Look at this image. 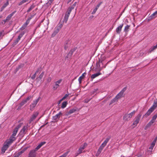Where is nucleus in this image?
Instances as JSON below:
<instances>
[{"mask_svg":"<svg viewBox=\"0 0 157 157\" xmlns=\"http://www.w3.org/2000/svg\"><path fill=\"white\" fill-rule=\"evenodd\" d=\"M77 4V2H75L70 7H69L72 10L74 9L75 7L76 6V5Z\"/></svg>","mask_w":157,"mask_h":157,"instance_id":"37","label":"nucleus"},{"mask_svg":"<svg viewBox=\"0 0 157 157\" xmlns=\"http://www.w3.org/2000/svg\"><path fill=\"white\" fill-rule=\"evenodd\" d=\"M63 100H62V98L61 99H60V100L58 101V104H59L61 103V101H62Z\"/></svg>","mask_w":157,"mask_h":157,"instance_id":"62","label":"nucleus"},{"mask_svg":"<svg viewBox=\"0 0 157 157\" xmlns=\"http://www.w3.org/2000/svg\"><path fill=\"white\" fill-rule=\"evenodd\" d=\"M36 74L34 73V74H33L31 77V79H34L36 77Z\"/></svg>","mask_w":157,"mask_h":157,"instance_id":"56","label":"nucleus"},{"mask_svg":"<svg viewBox=\"0 0 157 157\" xmlns=\"http://www.w3.org/2000/svg\"><path fill=\"white\" fill-rule=\"evenodd\" d=\"M17 131V130L14 129L11 136L10 137L8 140L13 143V142L16 140L15 136L16 135Z\"/></svg>","mask_w":157,"mask_h":157,"instance_id":"8","label":"nucleus"},{"mask_svg":"<svg viewBox=\"0 0 157 157\" xmlns=\"http://www.w3.org/2000/svg\"><path fill=\"white\" fill-rule=\"evenodd\" d=\"M12 142L8 140L4 143V144L2 148L1 149V153L4 154L6 150H7L9 146L10 145Z\"/></svg>","mask_w":157,"mask_h":157,"instance_id":"1","label":"nucleus"},{"mask_svg":"<svg viewBox=\"0 0 157 157\" xmlns=\"http://www.w3.org/2000/svg\"><path fill=\"white\" fill-rule=\"evenodd\" d=\"M54 0H48L47 3L49 5H50Z\"/></svg>","mask_w":157,"mask_h":157,"instance_id":"47","label":"nucleus"},{"mask_svg":"<svg viewBox=\"0 0 157 157\" xmlns=\"http://www.w3.org/2000/svg\"><path fill=\"white\" fill-rule=\"evenodd\" d=\"M9 1L8 0H7L6 2L4 3L3 5L2 6L1 9V11H2L4 9L9 5Z\"/></svg>","mask_w":157,"mask_h":157,"instance_id":"19","label":"nucleus"},{"mask_svg":"<svg viewBox=\"0 0 157 157\" xmlns=\"http://www.w3.org/2000/svg\"><path fill=\"white\" fill-rule=\"evenodd\" d=\"M155 121L154 120H153V119L152 118L150 121H151L152 123H153L155 122Z\"/></svg>","mask_w":157,"mask_h":157,"instance_id":"61","label":"nucleus"},{"mask_svg":"<svg viewBox=\"0 0 157 157\" xmlns=\"http://www.w3.org/2000/svg\"><path fill=\"white\" fill-rule=\"evenodd\" d=\"M33 16L32 15H31V16L29 17V18L27 19V20H29V22L30 21V20L33 17Z\"/></svg>","mask_w":157,"mask_h":157,"instance_id":"60","label":"nucleus"},{"mask_svg":"<svg viewBox=\"0 0 157 157\" xmlns=\"http://www.w3.org/2000/svg\"><path fill=\"white\" fill-rule=\"evenodd\" d=\"M26 103V102L25 101V100L22 101L20 104L19 106L18 107V108L20 109L23 105H24Z\"/></svg>","mask_w":157,"mask_h":157,"instance_id":"30","label":"nucleus"},{"mask_svg":"<svg viewBox=\"0 0 157 157\" xmlns=\"http://www.w3.org/2000/svg\"><path fill=\"white\" fill-rule=\"evenodd\" d=\"M39 69H38L36 71L35 73V74H36L37 73H38V72H39Z\"/></svg>","mask_w":157,"mask_h":157,"instance_id":"63","label":"nucleus"},{"mask_svg":"<svg viewBox=\"0 0 157 157\" xmlns=\"http://www.w3.org/2000/svg\"><path fill=\"white\" fill-rule=\"evenodd\" d=\"M87 145V144L86 143H84L83 145L81 146L78 149V153L75 154V156H77L78 155L82 153V151L86 148Z\"/></svg>","mask_w":157,"mask_h":157,"instance_id":"6","label":"nucleus"},{"mask_svg":"<svg viewBox=\"0 0 157 157\" xmlns=\"http://www.w3.org/2000/svg\"><path fill=\"white\" fill-rule=\"evenodd\" d=\"M156 139H155V140H154L152 144H151L150 147L149 148V150H148V151L149 152L148 154H151V152H152V151L153 149V148L156 142Z\"/></svg>","mask_w":157,"mask_h":157,"instance_id":"10","label":"nucleus"},{"mask_svg":"<svg viewBox=\"0 0 157 157\" xmlns=\"http://www.w3.org/2000/svg\"><path fill=\"white\" fill-rule=\"evenodd\" d=\"M123 25V24H122L120 25L116 28V32L118 34H120V33Z\"/></svg>","mask_w":157,"mask_h":157,"instance_id":"15","label":"nucleus"},{"mask_svg":"<svg viewBox=\"0 0 157 157\" xmlns=\"http://www.w3.org/2000/svg\"><path fill=\"white\" fill-rule=\"evenodd\" d=\"M26 148L24 149L21 150L20 151L18 152L17 154L16 155L17 156V157H19V156L21 155L22 153H24L25 151L26 150Z\"/></svg>","mask_w":157,"mask_h":157,"instance_id":"23","label":"nucleus"},{"mask_svg":"<svg viewBox=\"0 0 157 157\" xmlns=\"http://www.w3.org/2000/svg\"><path fill=\"white\" fill-rule=\"evenodd\" d=\"M154 104H155L156 105H157V101H154Z\"/></svg>","mask_w":157,"mask_h":157,"instance_id":"64","label":"nucleus"},{"mask_svg":"<svg viewBox=\"0 0 157 157\" xmlns=\"http://www.w3.org/2000/svg\"><path fill=\"white\" fill-rule=\"evenodd\" d=\"M36 150L35 149L31 150L28 155V157H36Z\"/></svg>","mask_w":157,"mask_h":157,"instance_id":"9","label":"nucleus"},{"mask_svg":"<svg viewBox=\"0 0 157 157\" xmlns=\"http://www.w3.org/2000/svg\"><path fill=\"white\" fill-rule=\"evenodd\" d=\"M135 112L136 111L134 110L129 114H126L124 115L123 117V120L127 121H129L130 119L131 118L132 116L135 114Z\"/></svg>","mask_w":157,"mask_h":157,"instance_id":"2","label":"nucleus"},{"mask_svg":"<svg viewBox=\"0 0 157 157\" xmlns=\"http://www.w3.org/2000/svg\"><path fill=\"white\" fill-rule=\"evenodd\" d=\"M35 7V6L33 4L30 6L28 10L27 11V12L28 13L30 11L33 9Z\"/></svg>","mask_w":157,"mask_h":157,"instance_id":"32","label":"nucleus"},{"mask_svg":"<svg viewBox=\"0 0 157 157\" xmlns=\"http://www.w3.org/2000/svg\"><path fill=\"white\" fill-rule=\"evenodd\" d=\"M103 148H101L100 147H99V148H98V151L97 152H98V154L99 153H100H100L101 152L102 150H103Z\"/></svg>","mask_w":157,"mask_h":157,"instance_id":"45","label":"nucleus"},{"mask_svg":"<svg viewBox=\"0 0 157 157\" xmlns=\"http://www.w3.org/2000/svg\"><path fill=\"white\" fill-rule=\"evenodd\" d=\"M67 104V101H64L62 103L61 107L62 108H65Z\"/></svg>","mask_w":157,"mask_h":157,"instance_id":"33","label":"nucleus"},{"mask_svg":"<svg viewBox=\"0 0 157 157\" xmlns=\"http://www.w3.org/2000/svg\"><path fill=\"white\" fill-rule=\"evenodd\" d=\"M153 123H152L151 121H150L147 124L146 126L145 129H146V128H147L148 127H149Z\"/></svg>","mask_w":157,"mask_h":157,"instance_id":"38","label":"nucleus"},{"mask_svg":"<svg viewBox=\"0 0 157 157\" xmlns=\"http://www.w3.org/2000/svg\"><path fill=\"white\" fill-rule=\"evenodd\" d=\"M97 9L96 8H95L93 10L92 13V14H94L96 12L97 10Z\"/></svg>","mask_w":157,"mask_h":157,"instance_id":"54","label":"nucleus"},{"mask_svg":"<svg viewBox=\"0 0 157 157\" xmlns=\"http://www.w3.org/2000/svg\"><path fill=\"white\" fill-rule=\"evenodd\" d=\"M21 124H19L14 129L18 131V129L21 127Z\"/></svg>","mask_w":157,"mask_h":157,"instance_id":"44","label":"nucleus"},{"mask_svg":"<svg viewBox=\"0 0 157 157\" xmlns=\"http://www.w3.org/2000/svg\"><path fill=\"white\" fill-rule=\"evenodd\" d=\"M101 73L100 72H98L97 73H96V74H93L91 76V78L92 79H94L96 77H97V76H98L99 75H101Z\"/></svg>","mask_w":157,"mask_h":157,"instance_id":"21","label":"nucleus"},{"mask_svg":"<svg viewBox=\"0 0 157 157\" xmlns=\"http://www.w3.org/2000/svg\"><path fill=\"white\" fill-rule=\"evenodd\" d=\"M69 42L67 41H65L64 44V49L65 50H67L69 46Z\"/></svg>","mask_w":157,"mask_h":157,"instance_id":"24","label":"nucleus"},{"mask_svg":"<svg viewBox=\"0 0 157 157\" xmlns=\"http://www.w3.org/2000/svg\"><path fill=\"white\" fill-rule=\"evenodd\" d=\"M62 114V113L61 112H59L58 113L53 117V119L54 120H56L57 119L59 118L60 115Z\"/></svg>","mask_w":157,"mask_h":157,"instance_id":"16","label":"nucleus"},{"mask_svg":"<svg viewBox=\"0 0 157 157\" xmlns=\"http://www.w3.org/2000/svg\"><path fill=\"white\" fill-rule=\"evenodd\" d=\"M44 72H42L41 73V74L39 75V77L37 78V79H38V80H40V79H41L42 78L44 75Z\"/></svg>","mask_w":157,"mask_h":157,"instance_id":"29","label":"nucleus"},{"mask_svg":"<svg viewBox=\"0 0 157 157\" xmlns=\"http://www.w3.org/2000/svg\"><path fill=\"white\" fill-rule=\"evenodd\" d=\"M16 12V10L14 11L11 14L8 15L6 17V20L8 22L11 19L13 15Z\"/></svg>","mask_w":157,"mask_h":157,"instance_id":"14","label":"nucleus"},{"mask_svg":"<svg viewBox=\"0 0 157 157\" xmlns=\"http://www.w3.org/2000/svg\"><path fill=\"white\" fill-rule=\"evenodd\" d=\"M40 99V97H39L37 99H36L35 100L33 101V103H32L30 105V110L31 111H33V110L34 108L36 106L37 104L39 101Z\"/></svg>","mask_w":157,"mask_h":157,"instance_id":"4","label":"nucleus"},{"mask_svg":"<svg viewBox=\"0 0 157 157\" xmlns=\"http://www.w3.org/2000/svg\"><path fill=\"white\" fill-rule=\"evenodd\" d=\"M157 113L153 116L152 118L153 119V120H154L155 121L156 118H157Z\"/></svg>","mask_w":157,"mask_h":157,"instance_id":"50","label":"nucleus"},{"mask_svg":"<svg viewBox=\"0 0 157 157\" xmlns=\"http://www.w3.org/2000/svg\"><path fill=\"white\" fill-rule=\"evenodd\" d=\"M76 111V109H75L73 108L71 109L68 112V114H70L74 113Z\"/></svg>","mask_w":157,"mask_h":157,"instance_id":"25","label":"nucleus"},{"mask_svg":"<svg viewBox=\"0 0 157 157\" xmlns=\"http://www.w3.org/2000/svg\"><path fill=\"white\" fill-rule=\"evenodd\" d=\"M98 90V89H94L91 92V94H93L96 92Z\"/></svg>","mask_w":157,"mask_h":157,"instance_id":"42","label":"nucleus"},{"mask_svg":"<svg viewBox=\"0 0 157 157\" xmlns=\"http://www.w3.org/2000/svg\"><path fill=\"white\" fill-rule=\"evenodd\" d=\"M156 107H155V106L152 105V106L150 108V109L153 111L155 109Z\"/></svg>","mask_w":157,"mask_h":157,"instance_id":"46","label":"nucleus"},{"mask_svg":"<svg viewBox=\"0 0 157 157\" xmlns=\"http://www.w3.org/2000/svg\"><path fill=\"white\" fill-rule=\"evenodd\" d=\"M29 20H27L26 22L23 24L22 26L20 28V29L21 30H23L27 26V25L29 23Z\"/></svg>","mask_w":157,"mask_h":157,"instance_id":"13","label":"nucleus"},{"mask_svg":"<svg viewBox=\"0 0 157 157\" xmlns=\"http://www.w3.org/2000/svg\"><path fill=\"white\" fill-rule=\"evenodd\" d=\"M20 39L18 37L16 40L13 42V44L14 45H16L18 43V41L20 40Z\"/></svg>","mask_w":157,"mask_h":157,"instance_id":"40","label":"nucleus"},{"mask_svg":"<svg viewBox=\"0 0 157 157\" xmlns=\"http://www.w3.org/2000/svg\"><path fill=\"white\" fill-rule=\"evenodd\" d=\"M29 0H22L18 3V5L19 6H21L24 3L28 2Z\"/></svg>","mask_w":157,"mask_h":157,"instance_id":"28","label":"nucleus"},{"mask_svg":"<svg viewBox=\"0 0 157 157\" xmlns=\"http://www.w3.org/2000/svg\"><path fill=\"white\" fill-rule=\"evenodd\" d=\"M110 136H109L108 137L106 138V140L104 141V142L103 143L105 145H106L107 143L108 142L109 140L110 139Z\"/></svg>","mask_w":157,"mask_h":157,"instance_id":"34","label":"nucleus"},{"mask_svg":"<svg viewBox=\"0 0 157 157\" xmlns=\"http://www.w3.org/2000/svg\"><path fill=\"white\" fill-rule=\"evenodd\" d=\"M157 14V11L155 12L151 16V17H152L155 16Z\"/></svg>","mask_w":157,"mask_h":157,"instance_id":"51","label":"nucleus"},{"mask_svg":"<svg viewBox=\"0 0 157 157\" xmlns=\"http://www.w3.org/2000/svg\"><path fill=\"white\" fill-rule=\"evenodd\" d=\"M51 79H52V78H51V77H49L47 79V80L48 82H51Z\"/></svg>","mask_w":157,"mask_h":157,"instance_id":"57","label":"nucleus"},{"mask_svg":"<svg viewBox=\"0 0 157 157\" xmlns=\"http://www.w3.org/2000/svg\"><path fill=\"white\" fill-rule=\"evenodd\" d=\"M157 48V42L156 45L155 46H153L148 51V53H151L154 50Z\"/></svg>","mask_w":157,"mask_h":157,"instance_id":"22","label":"nucleus"},{"mask_svg":"<svg viewBox=\"0 0 157 157\" xmlns=\"http://www.w3.org/2000/svg\"><path fill=\"white\" fill-rule=\"evenodd\" d=\"M92 98H87L85 99L84 100V102L85 103H88L91 99H92Z\"/></svg>","mask_w":157,"mask_h":157,"instance_id":"39","label":"nucleus"},{"mask_svg":"<svg viewBox=\"0 0 157 157\" xmlns=\"http://www.w3.org/2000/svg\"><path fill=\"white\" fill-rule=\"evenodd\" d=\"M102 2H100L96 7L95 8H96L97 9H98L99 8V7L101 5V4L102 3Z\"/></svg>","mask_w":157,"mask_h":157,"instance_id":"49","label":"nucleus"},{"mask_svg":"<svg viewBox=\"0 0 157 157\" xmlns=\"http://www.w3.org/2000/svg\"><path fill=\"white\" fill-rule=\"evenodd\" d=\"M76 50V49L75 48L72 49L70 50L69 52L67 54V55L65 57V59H67L68 58H70L72 56L73 53Z\"/></svg>","mask_w":157,"mask_h":157,"instance_id":"11","label":"nucleus"},{"mask_svg":"<svg viewBox=\"0 0 157 157\" xmlns=\"http://www.w3.org/2000/svg\"><path fill=\"white\" fill-rule=\"evenodd\" d=\"M116 99L117 98H116V97L115 98H113V99L111 101V102H110V103L109 104V105H111V104H112V103L115 102L116 101Z\"/></svg>","mask_w":157,"mask_h":157,"instance_id":"41","label":"nucleus"},{"mask_svg":"<svg viewBox=\"0 0 157 157\" xmlns=\"http://www.w3.org/2000/svg\"><path fill=\"white\" fill-rule=\"evenodd\" d=\"M141 116L140 114H139L135 118V120L134 121L132 125L133 126V127H135L136 126L137 124L139 123L140 119Z\"/></svg>","mask_w":157,"mask_h":157,"instance_id":"5","label":"nucleus"},{"mask_svg":"<svg viewBox=\"0 0 157 157\" xmlns=\"http://www.w3.org/2000/svg\"><path fill=\"white\" fill-rule=\"evenodd\" d=\"M62 80V79H60L55 82V84L53 86L54 90H56L59 86V84L61 82Z\"/></svg>","mask_w":157,"mask_h":157,"instance_id":"12","label":"nucleus"},{"mask_svg":"<svg viewBox=\"0 0 157 157\" xmlns=\"http://www.w3.org/2000/svg\"><path fill=\"white\" fill-rule=\"evenodd\" d=\"M127 87L124 88L116 96V98L118 99L123 97L124 92L126 90Z\"/></svg>","mask_w":157,"mask_h":157,"instance_id":"7","label":"nucleus"},{"mask_svg":"<svg viewBox=\"0 0 157 157\" xmlns=\"http://www.w3.org/2000/svg\"><path fill=\"white\" fill-rule=\"evenodd\" d=\"M83 78V77H82V76H81L78 79V81L79 83H81L82 79Z\"/></svg>","mask_w":157,"mask_h":157,"instance_id":"48","label":"nucleus"},{"mask_svg":"<svg viewBox=\"0 0 157 157\" xmlns=\"http://www.w3.org/2000/svg\"><path fill=\"white\" fill-rule=\"evenodd\" d=\"M72 10L69 7L67 10V12L65 14H67V15L69 16Z\"/></svg>","mask_w":157,"mask_h":157,"instance_id":"35","label":"nucleus"},{"mask_svg":"<svg viewBox=\"0 0 157 157\" xmlns=\"http://www.w3.org/2000/svg\"><path fill=\"white\" fill-rule=\"evenodd\" d=\"M38 114L39 113L37 112H35L32 115V117L30 119V121H32L34 120L36 117L37 116Z\"/></svg>","mask_w":157,"mask_h":157,"instance_id":"17","label":"nucleus"},{"mask_svg":"<svg viewBox=\"0 0 157 157\" xmlns=\"http://www.w3.org/2000/svg\"><path fill=\"white\" fill-rule=\"evenodd\" d=\"M7 22L8 21L6 20V19H5L2 20V23L3 24H4L6 22Z\"/></svg>","mask_w":157,"mask_h":157,"instance_id":"59","label":"nucleus"},{"mask_svg":"<svg viewBox=\"0 0 157 157\" xmlns=\"http://www.w3.org/2000/svg\"><path fill=\"white\" fill-rule=\"evenodd\" d=\"M31 96H29L25 100L27 102L28 101H29L30 99H31Z\"/></svg>","mask_w":157,"mask_h":157,"instance_id":"53","label":"nucleus"},{"mask_svg":"<svg viewBox=\"0 0 157 157\" xmlns=\"http://www.w3.org/2000/svg\"><path fill=\"white\" fill-rule=\"evenodd\" d=\"M130 27V25H127L125 27L124 29V31L125 33L128 32L129 31V29Z\"/></svg>","mask_w":157,"mask_h":157,"instance_id":"26","label":"nucleus"},{"mask_svg":"<svg viewBox=\"0 0 157 157\" xmlns=\"http://www.w3.org/2000/svg\"><path fill=\"white\" fill-rule=\"evenodd\" d=\"M25 33V31H23L19 34L18 37L21 39V38L23 36Z\"/></svg>","mask_w":157,"mask_h":157,"instance_id":"36","label":"nucleus"},{"mask_svg":"<svg viewBox=\"0 0 157 157\" xmlns=\"http://www.w3.org/2000/svg\"><path fill=\"white\" fill-rule=\"evenodd\" d=\"M106 146L103 143H102V144L100 146V147L103 148L104 147Z\"/></svg>","mask_w":157,"mask_h":157,"instance_id":"55","label":"nucleus"},{"mask_svg":"<svg viewBox=\"0 0 157 157\" xmlns=\"http://www.w3.org/2000/svg\"><path fill=\"white\" fill-rule=\"evenodd\" d=\"M46 143L45 142H41L35 148V150L37 151L39 149H40L42 146L44 144Z\"/></svg>","mask_w":157,"mask_h":157,"instance_id":"18","label":"nucleus"},{"mask_svg":"<svg viewBox=\"0 0 157 157\" xmlns=\"http://www.w3.org/2000/svg\"><path fill=\"white\" fill-rule=\"evenodd\" d=\"M63 26L62 24L58 25L55 29V30L53 33L52 34V37L55 36L59 32Z\"/></svg>","mask_w":157,"mask_h":157,"instance_id":"3","label":"nucleus"},{"mask_svg":"<svg viewBox=\"0 0 157 157\" xmlns=\"http://www.w3.org/2000/svg\"><path fill=\"white\" fill-rule=\"evenodd\" d=\"M152 112L153 111L149 109L147 113L143 116V117H147V116H149Z\"/></svg>","mask_w":157,"mask_h":157,"instance_id":"20","label":"nucleus"},{"mask_svg":"<svg viewBox=\"0 0 157 157\" xmlns=\"http://www.w3.org/2000/svg\"><path fill=\"white\" fill-rule=\"evenodd\" d=\"M27 126H24L21 130V132L22 133H24L25 132V131L27 129Z\"/></svg>","mask_w":157,"mask_h":157,"instance_id":"31","label":"nucleus"},{"mask_svg":"<svg viewBox=\"0 0 157 157\" xmlns=\"http://www.w3.org/2000/svg\"><path fill=\"white\" fill-rule=\"evenodd\" d=\"M69 94H66L63 97V98H62V100H64L68 96Z\"/></svg>","mask_w":157,"mask_h":157,"instance_id":"52","label":"nucleus"},{"mask_svg":"<svg viewBox=\"0 0 157 157\" xmlns=\"http://www.w3.org/2000/svg\"><path fill=\"white\" fill-rule=\"evenodd\" d=\"M21 124H19L14 129L18 131V129L21 127Z\"/></svg>","mask_w":157,"mask_h":157,"instance_id":"43","label":"nucleus"},{"mask_svg":"<svg viewBox=\"0 0 157 157\" xmlns=\"http://www.w3.org/2000/svg\"><path fill=\"white\" fill-rule=\"evenodd\" d=\"M4 31L2 30V31L0 32V37L2 36L3 35V34L4 33Z\"/></svg>","mask_w":157,"mask_h":157,"instance_id":"58","label":"nucleus"},{"mask_svg":"<svg viewBox=\"0 0 157 157\" xmlns=\"http://www.w3.org/2000/svg\"><path fill=\"white\" fill-rule=\"evenodd\" d=\"M69 16L67 15V14H65L63 19V22L65 23L67 22Z\"/></svg>","mask_w":157,"mask_h":157,"instance_id":"27","label":"nucleus"}]
</instances>
